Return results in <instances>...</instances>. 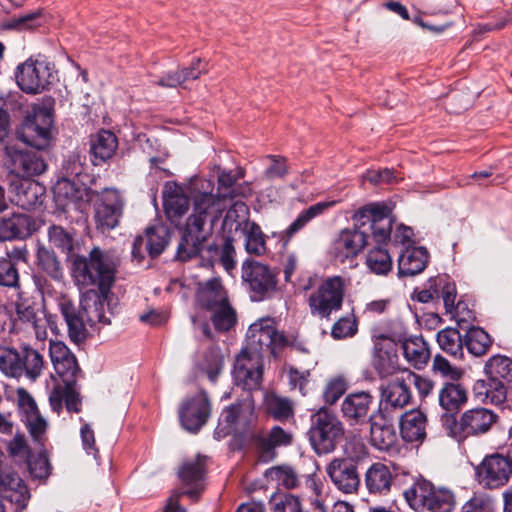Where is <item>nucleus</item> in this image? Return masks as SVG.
Returning <instances> with one entry per match:
<instances>
[{
    "label": "nucleus",
    "instance_id": "1",
    "mask_svg": "<svg viewBox=\"0 0 512 512\" xmlns=\"http://www.w3.org/2000/svg\"><path fill=\"white\" fill-rule=\"evenodd\" d=\"M214 183L204 178H196L190 185L192 213L180 229L181 238L175 258L187 262L200 252L213 232V227L224 207L219 196L213 193Z\"/></svg>",
    "mask_w": 512,
    "mask_h": 512
},
{
    "label": "nucleus",
    "instance_id": "2",
    "mask_svg": "<svg viewBox=\"0 0 512 512\" xmlns=\"http://www.w3.org/2000/svg\"><path fill=\"white\" fill-rule=\"evenodd\" d=\"M390 208L383 203L369 204L358 209L353 215L354 228L342 230L333 243L336 258L344 262L357 256L373 237L378 244L390 239L393 220Z\"/></svg>",
    "mask_w": 512,
    "mask_h": 512
},
{
    "label": "nucleus",
    "instance_id": "3",
    "mask_svg": "<svg viewBox=\"0 0 512 512\" xmlns=\"http://www.w3.org/2000/svg\"><path fill=\"white\" fill-rule=\"evenodd\" d=\"M120 263L114 251L94 246L87 255H72V277L79 287L95 289L106 297L111 294Z\"/></svg>",
    "mask_w": 512,
    "mask_h": 512
},
{
    "label": "nucleus",
    "instance_id": "4",
    "mask_svg": "<svg viewBox=\"0 0 512 512\" xmlns=\"http://www.w3.org/2000/svg\"><path fill=\"white\" fill-rule=\"evenodd\" d=\"M53 103L52 99H48L27 109L16 127V139L37 150L47 149L53 140Z\"/></svg>",
    "mask_w": 512,
    "mask_h": 512
},
{
    "label": "nucleus",
    "instance_id": "5",
    "mask_svg": "<svg viewBox=\"0 0 512 512\" xmlns=\"http://www.w3.org/2000/svg\"><path fill=\"white\" fill-rule=\"evenodd\" d=\"M486 380H478L474 390L493 404H502L507 391L512 387V359L504 355H494L484 367Z\"/></svg>",
    "mask_w": 512,
    "mask_h": 512
},
{
    "label": "nucleus",
    "instance_id": "6",
    "mask_svg": "<svg viewBox=\"0 0 512 512\" xmlns=\"http://www.w3.org/2000/svg\"><path fill=\"white\" fill-rule=\"evenodd\" d=\"M346 287L347 281L341 276L326 278L307 298L310 314L329 321L333 313L341 310Z\"/></svg>",
    "mask_w": 512,
    "mask_h": 512
},
{
    "label": "nucleus",
    "instance_id": "7",
    "mask_svg": "<svg viewBox=\"0 0 512 512\" xmlns=\"http://www.w3.org/2000/svg\"><path fill=\"white\" fill-rule=\"evenodd\" d=\"M308 434L315 452L318 455L328 454L335 450L343 438L344 427L335 414L322 408L312 415Z\"/></svg>",
    "mask_w": 512,
    "mask_h": 512
},
{
    "label": "nucleus",
    "instance_id": "8",
    "mask_svg": "<svg viewBox=\"0 0 512 512\" xmlns=\"http://www.w3.org/2000/svg\"><path fill=\"white\" fill-rule=\"evenodd\" d=\"M242 280L248 285L251 298L261 301L270 298L277 291L278 273L266 264L246 259L241 267Z\"/></svg>",
    "mask_w": 512,
    "mask_h": 512
},
{
    "label": "nucleus",
    "instance_id": "9",
    "mask_svg": "<svg viewBox=\"0 0 512 512\" xmlns=\"http://www.w3.org/2000/svg\"><path fill=\"white\" fill-rule=\"evenodd\" d=\"M54 65L45 59H27L17 66L15 79L25 93L35 95L43 92L52 83Z\"/></svg>",
    "mask_w": 512,
    "mask_h": 512
},
{
    "label": "nucleus",
    "instance_id": "10",
    "mask_svg": "<svg viewBox=\"0 0 512 512\" xmlns=\"http://www.w3.org/2000/svg\"><path fill=\"white\" fill-rule=\"evenodd\" d=\"M94 220L96 228L101 232H108L119 225L123 215L124 199L120 192L114 188H105L95 192Z\"/></svg>",
    "mask_w": 512,
    "mask_h": 512
},
{
    "label": "nucleus",
    "instance_id": "11",
    "mask_svg": "<svg viewBox=\"0 0 512 512\" xmlns=\"http://www.w3.org/2000/svg\"><path fill=\"white\" fill-rule=\"evenodd\" d=\"M253 411V397L248 393L241 401L233 403L223 410L218 426L215 429V435L221 438L230 434L246 433Z\"/></svg>",
    "mask_w": 512,
    "mask_h": 512
},
{
    "label": "nucleus",
    "instance_id": "12",
    "mask_svg": "<svg viewBox=\"0 0 512 512\" xmlns=\"http://www.w3.org/2000/svg\"><path fill=\"white\" fill-rule=\"evenodd\" d=\"M498 418L495 412L484 407L469 409L458 420L453 421L451 432L459 440L469 436H480L486 434Z\"/></svg>",
    "mask_w": 512,
    "mask_h": 512
},
{
    "label": "nucleus",
    "instance_id": "13",
    "mask_svg": "<svg viewBox=\"0 0 512 512\" xmlns=\"http://www.w3.org/2000/svg\"><path fill=\"white\" fill-rule=\"evenodd\" d=\"M5 164L11 173L24 179L39 176L48 168L42 155L16 146L5 147Z\"/></svg>",
    "mask_w": 512,
    "mask_h": 512
},
{
    "label": "nucleus",
    "instance_id": "14",
    "mask_svg": "<svg viewBox=\"0 0 512 512\" xmlns=\"http://www.w3.org/2000/svg\"><path fill=\"white\" fill-rule=\"evenodd\" d=\"M181 426L190 433H197L207 422L211 414V403L205 391L188 397L178 409Z\"/></svg>",
    "mask_w": 512,
    "mask_h": 512
},
{
    "label": "nucleus",
    "instance_id": "15",
    "mask_svg": "<svg viewBox=\"0 0 512 512\" xmlns=\"http://www.w3.org/2000/svg\"><path fill=\"white\" fill-rule=\"evenodd\" d=\"M263 358L240 351L233 368V378L237 386L247 392L258 390L263 379Z\"/></svg>",
    "mask_w": 512,
    "mask_h": 512
},
{
    "label": "nucleus",
    "instance_id": "16",
    "mask_svg": "<svg viewBox=\"0 0 512 512\" xmlns=\"http://www.w3.org/2000/svg\"><path fill=\"white\" fill-rule=\"evenodd\" d=\"M511 474L510 457L499 453L486 456L476 470L479 483L488 489L504 486Z\"/></svg>",
    "mask_w": 512,
    "mask_h": 512
},
{
    "label": "nucleus",
    "instance_id": "17",
    "mask_svg": "<svg viewBox=\"0 0 512 512\" xmlns=\"http://www.w3.org/2000/svg\"><path fill=\"white\" fill-rule=\"evenodd\" d=\"M331 482L341 492L352 494L360 486L357 464L350 458H335L326 467Z\"/></svg>",
    "mask_w": 512,
    "mask_h": 512
},
{
    "label": "nucleus",
    "instance_id": "18",
    "mask_svg": "<svg viewBox=\"0 0 512 512\" xmlns=\"http://www.w3.org/2000/svg\"><path fill=\"white\" fill-rule=\"evenodd\" d=\"M113 293L106 297L100 291L89 289L82 294L79 308L83 312L86 322L93 327L97 323L109 324L110 316L113 314L110 309V300Z\"/></svg>",
    "mask_w": 512,
    "mask_h": 512
},
{
    "label": "nucleus",
    "instance_id": "19",
    "mask_svg": "<svg viewBox=\"0 0 512 512\" xmlns=\"http://www.w3.org/2000/svg\"><path fill=\"white\" fill-rule=\"evenodd\" d=\"M381 403L379 412L386 417L391 411L401 410L411 403L412 393L408 381L396 377L380 387Z\"/></svg>",
    "mask_w": 512,
    "mask_h": 512
},
{
    "label": "nucleus",
    "instance_id": "20",
    "mask_svg": "<svg viewBox=\"0 0 512 512\" xmlns=\"http://www.w3.org/2000/svg\"><path fill=\"white\" fill-rule=\"evenodd\" d=\"M49 354L54 369L63 382L77 383L82 376L75 355L61 341H50Z\"/></svg>",
    "mask_w": 512,
    "mask_h": 512
},
{
    "label": "nucleus",
    "instance_id": "21",
    "mask_svg": "<svg viewBox=\"0 0 512 512\" xmlns=\"http://www.w3.org/2000/svg\"><path fill=\"white\" fill-rule=\"evenodd\" d=\"M392 334H380L374 344L373 367L380 378L393 375L398 370L396 342H392Z\"/></svg>",
    "mask_w": 512,
    "mask_h": 512
},
{
    "label": "nucleus",
    "instance_id": "22",
    "mask_svg": "<svg viewBox=\"0 0 512 512\" xmlns=\"http://www.w3.org/2000/svg\"><path fill=\"white\" fill-rule=\"evenodd\" d=\"M373 396L369 392L360 391L348 394L341 405L342 415L350 425L371 422L370 415Z\"/></svg>",
    "mask_w": 512,
    "mask_h": 512
},
{
    "label": "nucleus",
    "instance_id": "23",
    "mask_svg": "<svg viewBox=\"0 0 512 512\" xmlns=\"http://www.w3.org/2000/svg\"><path fill=\"white\" fill-rule=\"evenodd\" d=\"M206 475V457L197 455L195 458L183 461L178 470V476L184 486L190 487L184 492L191 498H197L203 490Z\"/></svg>",
    "mask_w": 512,
    "mask_h": 512
},
{
    "label": "nucleus",
    "instance_id": "24",
    "mask_svg": "<svg viewBox=\"0 0 512 512\" xmlns=\"http://www.w3.org/2000/svg\"><path fill=\"white\" fill-rule=\"evenodd\" d=\"M392 342L401 343L403 354L407 362L415 369L424 368L431 358V352L428 343L422 336H409L404 334H392Z\"/></svg>",
    "mask_w": 512,
    "mask_h": 512
},
{
    "label": "nucleus",
    "instance_id": "25",
    "mask_svg": "<svg viewBox=\"0 0 512 512\" xmlns=\"http://www.w3.org/2000/svg\"><path fill=\"white\" fill-rule=\"evenodd\" d=\"M293 441V435L280 426H273L269 433L254 437L255 447L262 462H270L277 456L276 449L288 446Z\"/></svg>",
    "mask_w": 512,
    "mask_h": 512
},
{
    "label": "nucleus",
    "instance_id": "26",
    "mask_svg": "<svg viewBox=\"0 0 512 512\" xmlns=\"http://www.w3.org/2000/svg\"><path fill=\"white\" fill-rule=\"evenodd\" d=\"M0 492L2 498L16 506V511H22L30 499V492L23 479L13 471L0 472Z\"/></svg>",
    "mask_w": 512,
    "mask_h": 512
},
{
    "label": "nucleus",
    "instance_id": "27",
    "mask_svg": "<svg viewBox=\"0 0 512 512\" xmlns=\"http://www.w3.org/2000/svg\"><path fill=\"white\" fill-rule=\"evenodd\" d=\"M273 324L270 319H261L251 324L246 333V346L241 351L263 358V352L271 346Z\"/></svg>",
    "mask_w": 512,
    "mask_h": 512
},
{
    "label": "nucleus",
    "instance_id": "28",
    "mask_svg": "<svg viewBox=\"0 0 512 512\" xmlns=\"http://www.w3.org/2000/svg\"><path fill=\"white\" fill-rule=\"evenodd\" d=\"M58 306L67 324L70 340L74 343L83 342L87 337L86 325H88V323L79 306H75V304L66 297H62L59 300Z\"/></svg>",
    "mask_w": 512,
    "mask_h": 512
},
{
    "label": "nucleus",
    "instance_id": "29",
    "mask_svg": "<svg viewBox=\"0 0 512 512\" xmlns=\"http://www.w3.org/2000/svg\"><path fill=\"white\" fill-rule=\"evenodd\" d=\"M15 203L24 210H31L43 203L45 187L39 182L21 179L12 184Z\"/></svg>",
    "mask_w": 512,
    "mask_h": 512
},
{
    "label": "nucleus",
    "instance_id": "30",
    "mask_svg": "<svg viewBox=\"0 0 512 512\" xmlns=\"http://www.w3.org/2000/svg\"><path fill=\"white\" fill-rule=\"evenodd\" d=\"M426 415L417 409L403 413L400 417V434L405 442H422L426 438Z\"/></svg>",
    "mask_w": 512,
    "mask_h": 512
},
{
    "label": "nucleus",
    "instance_id": "31",
    "mask_svg": "<svg viewBox=\"0 0 512 512\" xmlns=\"http://www.w3.org/2000/svg\"><path fill=\"white\" fill-rule=\"evenodd\" d=\"M439 405L447 415L454 417L466 404L468 394L466 388L457 381L445 382L438 394Z\"/></svg>",
    "mask_w": 512,
    "mask_h": 512
},
{
    "label": "nucleus",
    "instance_id": "32",
    "mask_svg": "<svg viewBox=\"0 0 512 512\" xmlns=\"http://www.w3.org/2000/svg\"><path fill=\"white\" fill-rule=\"evenodd\" d=\"M163 206L169 220L183 216L189 209V198L175 182H166L163 189Z\"/></svg>",
    "mask_w": 512,
    "mask_h": 512
},
{
    "label": "nucleus",
    "instance_id": "33",
    "mask_svg": "<svg viewBox=\"0 0 512 512\" xmlns=\"http://www.w3.org/2000/svg\"><path fill=\"white\" fill-rule=\"evenodd\" d=\"M118 147L116 135L109 130H100L91 138L90 153L94 165H102L111 159Z\"/></svg>",
    "mask_w": 512,
    "mask_h": 512
},
{
    "label": "nucleus",
    "instance_id": "34",
    "mask_svg": "<svg viewBox=\"0 0 512 512\" xmlns=\"http://www.w3.org/2000/svg\"><path fill=\"white\" fill-rule=\"evenodd\" d=\"M435 489L432 482L420 476L404 490L403 496L411 509L416 512H426L427 504Z\"/></svg>",
    "mask_w": 512,
    "mask_h": 512
},
{
    "label": "nucleus",
    "instance_id": "35",
    "mask_svg": "<svg viewBox=\"0 0 512 512\" xmlns=\"http://www.w3.org/2000/svg\"><path fill=\"white\" fill-rule=\"evenodd\" d=\"M33 221L30 216L14 213L8 218L0 219V242L24 239L31 234Z\"/></svg>",
    "mask_w": 512,
    "mask_h": 512
},
{
    "label": "nucleus",
    "instance_id": "36",
    "mask_svg": "<svg viewBox=\"0 0 512 512\" xmlns=\"http://www.w3.org/2000/svg\"><path fill=\"white\" fill-rule=\"evenodd\" d=\"M365 485L369 493L386 495L393 482V475L383 463H373L365 473Z\"/></svg>",
    "mask_w": 512,
    "mask_h": 512
},
{
    "label": "nucleus",
    "instance_id": "37",
    "mask_svg": "<svg viewBox=\"0 0 512 512\" xmlns=\"http://www.w3.org/2000/svg\"><path fill=\"white\" fill-rule=\"evenodd\" d=\"M199 305L210 311L227 301L228 295L219 278H212L201 284L197 292Z\"/></svg>",
    "mask_w": 512,
    "mask_h": 512
},
{
    "label": "nucleus",
    "instance_id": "38",
    "mask_svg": "<svg viewBox=\"0 0 512 512\" xmlns=\"http://www.w3.org/2000/svg\"><path fill=\"white\" fill-rule=\"evenodd\" d=\"M429 253L425 247L408 248L398 259V274L414 276L421 273L428 263Z\"/></svg>",
    "mask_w": 512,
    "mask_h": 512
},
{
    "label": "nucleus",
    "instance_id": "39",
    "mask_svg": "<svg viewBox=\"0 0 512 512\" xmlns=\"http://www.w3.org/2000/svg\"><path fill=\"white\" fill-rule=\"evenodd\" d=\"M332 204V202H318L302 211L298 217L283 232H281V241H283L285 245L288 244L295 234L301 231L312 219L324 213V211Z\"/></svg>",
    "mask_w": 512,
    "mask_h": 512
},
{
    "label": "nucleus",
    "instance_id": "40",
    "mask_svg": "<svg viewBox=\"0 0 512 512\" xmlns=\"http://www.w3.org/2000/svg\"><path fill=\"white\" fill-rule=\"evenodd\" d=\"M15 305L18 318L32 325L38 339H44L46 337V330L44 325L41 324V318L38 317L37 304L32 299L26 298L22 293H19Z\"/></svg>",
    "mask_w": 512,
    "mask_h": 512
},
{
    "label": "nucleus",
    "instance_id": "41",
    "mask_svg": "<svg viewBox=\"0 0 512 512\" xmlns=\"http://www.w3.org/2000/svg\"><path fill=\"white\" fill-rule=\"evenodd\" d=\"M370 423V442L380 451H389L397 443V434L392 424L372 420Z\"/></svg>",
    "mask_w": 512,
    "mask_h": 512
},
{
    "label": "nucleus",
    "instance_id": "42",
    "mask_svg": "<svg viewBox=\"0 0 512 512\" xmlns=\"http://www.w3.org/2000/svg\"><path fill=\"white\" fill-rule=\"evenodd\" d=\"M144 237L145 249L154 258L159 256L169 243L171 231L165 225L148 227Z\"/></svg>",
    "mask_w": 512,
    "mask_h": 512
},
{
    "label": "nucleus",
    "instance_id": "43",
    "mask_svg": "<svg viewBox=\"0 0 512 512\" xmlns=\"http://www.w3.org/2000/svg\"><path fill=\"white\" fill-rule=\"evenodd\" d=\"M264 406L267 414L277 421L283 422L294 416L293 402L289 398L276 393H269L265 396Z\"/></svg>",
    "mask_w": 512,
    "mask_h": 512
},
{
    "label": "nucleus",
    "instance_id": "44",
    "mask_svg": "<svg viewBox=\"0 0 512 512\" xmlns=\"http://www.w3.org/2000/svg\"><path fill=\"white\" fill-rule=\"evenodd\" d=\"M26 251L14 249L7 257H0V285L8 288L19 287V273L11 257L25 260Z\"/></svg>",
    "mask_w": 512,
    "mask_h": 512
},
{
    "label": "nucleus",
    "instance_id": "45",
    "mask_svg": "<svg viewBox=\"0 0 512 512\" xmlns=\"http://www.w3.org/2000/svg\"><path fill=\"white\" fill-rule=\"evenodd\" d=\"M437 342L442 351L456 358H463L464 339L456 328L447 327L437 333Z\"/></svg>",
    "mask_w": 512,
    "mask_h": 512
},
{
    "label": "nucleus",
    "instance_id": "46",
    "mask_svg": "<svg viewBox=\"0 0 512 512\" xmlns=\"http://www.w3.org/2000/svg\"><path fill=\"white\" fill-rule=\"evenodd\" d=\"M242 174H233L232 171H221L218 174V188L217 196L223 201L225 199H235L238 196H246V187L236 185V182L241 178Z\"/></svg>",
    "mask_w": 512,
    "mask_h": 512
},
{
    "label": "nucleus",
    "instance_id": "47",
    "mask_svg": "<svg viewBox=\"0 0 512 512\" xmlns=\"http://www.w3.org/2000/svg\"><path fill=\"white\" fill-rule=\"evenodd\" d=\"M245 250L250 255L261 256L266 252V237L260 226L253 221H245L243 227Z\"/></svg>",
    "mask_w": 512,
    "mask_h": 512
},
{
    "label": "nucleus",
    "instance_id": "48",
    "mask_svg": "<svg viewBox=\"0 0 512 512\" xmlns=\"http://www.w3.org/2000/svg\"><path fill=\"white\" fill-rule=\"evenodd\" d=\"M492 345L490 335L480 327L470 328L464 337V346L474 356L485 355Z\"/></svg>",
    "mask_w": 512,
    "mask_h": 512
},
{
    "label": "nucleus",
    "instance_id": "49",
    "mask_svg": "<svg viewBox=\"0 0 512 512\" xmlns=\"http://www.w3.org/2000/svg\"><path fill=\"white\" fill-rule=\"evenodd\" d=\"M37 265L54 280L63 278V268L60 260L52 249L40 245L37 249Z\"/></svg>",
    "mask_w": 512,
    "mask_h": 512
},
{
    "label": "nucleus",
    "instance_id": "50",
    "mask_svg": "<svg viewBox=\"0 0 512 512\" xmlns=\"http://www.w3.org/2000/svg\"><path fill=\"white\" fill-rule=\"evenodd\" d=\"M210 320L217 332H228L237 324V313L229 301L210 310Z\"/></svg>",
    "mask_w": 512,
    "mask_h": 512
},
{
    "label": "nucleus",
    "instance_id": "51",
    "mask_svg": "<svg viewBox=\"0 0 512 512\" xmlns=\"http://www.w3.org/2000/svg\"><path fill=\"white\" fill-rule=\"evenodd\" d=\"M22 375L35 381L42 373L44 360L42 355L31 347H24L21 351Z\"/></svg>",
    "mask_w": 512,
    "mask_h": 512
},
{
    "label": "nucleus",
    "instance_id": "52",
    "mask_svg": "<svg viewBox=\"0 0 512 512\" xmlns=\"http://www.w3.org/2000/svg\"><path fill=\"white\" fill-rule=\"evenodd\" d=\"M48 240L53 248L62 253L70 254L74 247V230L66 229L60 225H51L47 231Z\"/></svg>",
    "mask_w": 512,
    "mask_h": 512
},
{
    "label": "nucleus",
    "instance_id": "53",
    "mask_svg": "<svg viewBox=\"0 0 512 512\" xmlns=\"http://www.w3.org/2000/svg\"><path fill=\"white\" fill-rule=\"evenodd\" d=\"M369 270L377 275H386L392 270V259L386 249L381 247L370 250L366 256Z\"/></svg>",
    "mask_w": 512,
    "mask_h": 512
},
{
    "label": "nucleus",
    "instance_id": "54",
    "mask_svg": "<svg viewBox=\"0 0 512 512\" xmlns=\"http://www.w3.org/2000/svg\"><path fill=\"white\" fill-rule=\"evenodd\" d=\"M20 354L12 348L0 345V370L7 376L20 378L22 366Z\"/></svg>",
    "mask_w": 512,
    "mask_h": 512
},
{
    "label": "nucleus",
    "instance_id": "55",
    "mask_svg": "<svg viewBox=\"0 0 512 512\" xmlns=\"http://www.w3.org/2000/svg\"><path fill=\"white\" fill-rule=\"evenodd\" d=\"M305 488L309 492L310 505L319 512H327L324 502V484L316 474L305 476Z\"/></svg>",
    "mask_w": 512,
    "mask_h": 512
},
{
    "label": "nucleus",
    "instance_id": "56",
    "mask_svg": "<svg viewBox=\"0 0 512 512\" xmlns=\"http://www.w3.org/2000/svg\"><path fill=\"white\" fill-rule=\"evenodd\" d=\"M455 498L452 491L445 488L435 489L427 504V512H452Z\"/></svg>",
    "mask_w": 512,
    "mask_h": 512
},
{
    "label": "nucleus",
    "instance_id": "57",
    "mask_svg": "<svg viewBox=\"0 0 512 512\" xmlns=\"http://www.w3.org/2000/svg\"><path fill=\"white\" fill-rule=\"evenodd\" d=\"M269 504L271 512H308L304 510L300 499L289 493L273 495Z\"/></svg>",
    "mask_w": 512,
    "mask_h": 512
},
{
    "label": "nucleus",
    "instance_id": "58",
    "mask_svg": "<svg viewBox=\"0 0 512 512\" xmlns=\"http://www.w3.org/2000/svg\"><path fill=\"white\" fill-rule=\"evenodd\" d=\"M358 331V321L353 313L340 317L331 328L333 339L341 340L353 337Z\"/></svg>",
    "mask_w": 512,
    "mask_h": 512
},
{
    "label": "nucleus",
    "instance_id": "59",
    "mask_svg": "<svg viewBox=\"0 0 512 512\" xmlns=\"http://www.w3.org/2000/svg\"><path fill=\"white\" fill-rule=\"evenodd\" d=\"M44 22L45 18L42 14V10L37 9L31 13L12 17L9 26L18 31H30L41 26Z\"/></svg>",
    "mask_w": 512,
    "mask_h": 512
},
{
    "label": "nucleus",
    "instance_id": "60",
    "mask_svg": "<svg viewBox=\"0 0 512 512\" xmlns=\"http://www.w3.org/2000/svg\"><path fill=\"white\" fill-rule=\"evenodd\" d=\"M86 156L77 151L71 152L62 164L63 177L80 178L86 170Z\"/></svg>",
    "mask_w": 512,
    "mask_h": 512
},
{
    "label": "nucleus",
    "instance_id": "61",
    "mask_svg": "<svg viewBox=\"0 0 512 512\" xmlns=\"http://www.w3.org/2000/svg\"><path fill=\"white\" fill-rule=\"evenodd\" d=\"M461 512H496V502L485 493H475L463 504Z\"/></svg>",
    "mask_w": 512,
    "mask_h": 512
},
{
    "label": "nucleus",
    "instance_id": "62",
    "mask_svg": "<svg viewBox=\"0 0 512 512\" xmlns=\"http://www.w3.org/2000/svg\"><path fill=\"white\" fill-rule=\"evenodd\" d=\"M55 197L62 206L68 205L70 202H75L80 198L79 190L75 184L68 178L63 177L58 181L54 189Z\"/></svg>",
    "mask_w": 512,
    "mask_h": 512
},
{
    "label": "nucleus",
    "instance_id": "63",
    "mask_svg": "<svg viewBox=\"0 0 512 512\" xmlns=\"http://www.w3.org/2000/svg\"><path fill=\"white\" fill-rule=\"evenodd\" d=\"M432 369L435 373H439L442 377L447 378L450 381H458L463 375V371L460 368L453 366L441 354L435 355Z\"/></svg>",
    "mask_w": 512,
    "mask_h": 512
},
{
    "label": "nucleus",
    "instance_id": "64",
    "mask_svg": "<svg viewBox=\"0 0 512 512\" xmlns=\"http://www.w3.org/2000/svg\"><path fill=\"white\" fill-rule=\"evenodd\" d=\"M267 474L287 489H293L298 485L297 474L289 466L272 467L268 470Z\"/></svg>",
    "mask_w": 512,
    "mask_h": 512
}]
</instances>
